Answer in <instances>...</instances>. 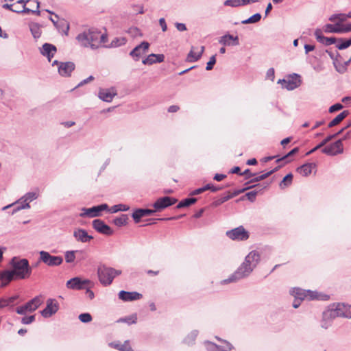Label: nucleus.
<instances>
[{
  "instance_id": "nucleus-1",
  "label": "nucleus",
  "mask_w": 351,
  "mask_h": 351,
  "mask_svg": "<svg viewBox=\"0 0 351 351\" xmlns=\"http://www.w3.org/2000/svg\"><path fill=\"white\" fill-rule=\"evenodd\" d=\"M260 261L259 254L256 251H252L245 257L244 262L228 278L223 280L222 285L236 282L240 279L248 276L256 267Z\"/></svg>"
},
{
  "instance_id": "nucleus-2",
  "label": "nucleus",
  "mask_w": 351,
  "mask_h": 351,
  "mask_svg": "<svg viewBox=\"0 0 351 351\" xmlns=\"http://www.w3.org/2000/svg\"><path fill=\"white\" fill-rule=\"evenodd\" d=\"M336 317L351 318L350 306L344 303H332L322 313L321 326L327 329Z\"/></svg>"
},
{
  "instance_id": "nucleus-3",
  "label": "nucleus",
  "mask_w": 351,
  "mask_h": 351,
  "mask_svg": "<svg viewBox=\"0 0 351 351\" xmlns=\"http://www.w3.org/2000/svg\"><path fill=\"white\" fill-rule=\"evenodd\" d=\"M76 39L82 47L97 49L99 47V31L89 29L79 34Z\"/></svg>"
},
{
  "instance_id": "nucleus-4",
  "label": "nucleus",
  "mask_w": 351,
  "mask_h": 351,
  "mask_svg": "<svg viewBox=\"0 0 351 351\" xmlns=\"http://www.w3.org/2000/svg\"><path fill=\"white\" fill-rule=\"evenodd\" d=\"M10 264L15 274L16 278L27 279L30 277L32 268L30 267L27 259H19L16 257H14L12 259Z\"/></svg>"
},
{
  "instance_id": "nucleus-5",
  "label": "nucleus",
  "mask_w": 351,
  "mask_h": 351,
  "mask_svg": "<svg viewBox=\"0 0 351 351\" xmlns=\"http://www.w3.org/2000/svg\"><path fill=\"white\" fill-rule=\"evenodd\" d=\"M99 282L104 286L111 285L114 278L121 274V271L106 265L99 266L97 269Z\"/></svg>"
},
{
  "instance_id": "nucleus-6",
  "label": "nucleus",
  "mask_w": 351,
  "mask_h": 351,
  "mask_svg": "<svg viewBox=\"0 0 351 351\" xmlns=\"http://www.w3.org/2000/svg\"><path fill=\"white\" fill-rule=\"evenodd\" d=\"M291 295L295 297V300L293 302V306L297 308L300 305V300L308 298V300L318 299V294L315 291L310 290H302L299 288H294L291 291Z\"/></svg>"
},
{
  "instance_id": "nucleus-7",
  "label": "nucleus",
  "mask_w": 351,
  "mask_h": 351,
  "mask_svg": "<svg viewBox=\"0 0 351 351\" xmlns=\"http://www.w3.org/2000/svg\"><path fill=\"white\" fill-rule=\"evenodd\" d=\"M42 304L40 296H36L27 302L24 305L16 308V312L19 315H25L27 313H32L36 311Z\"/></svg>"
},
{
  "instance_id": "nucleus-8",
  "label": "nucleus",
  "mask_w": 351,
  "mask_h": 351,
  "mask_svg": "<svg viewBox=\"0 0 351 351\" xmlns=\"http://www.w3.org/2000/svg\"><path fill=\"white\" fill-rule=\"evenodd\" d=\"M40 261L49 267L60 265L63 262V258L60 256H51L49 252L40 251Z\"/></svg>"
},
{
  "instance_id": "nucleus-9",
  "label": "nucleus",
  "mask_w": 351,
  "mask_h": 351,
  "mask_svg": "<svg viewBox=\"0 0 351 351\" xmlns=\"http://www.w3.org/2000/svg\"><path fill=\"white\" fill-rule=\"evenodd\" d=\"M226 234L232 240L245 241L249 238L248 232L242 226L227 231Z\"/></svg>"
},
{
  "instance_id": "nucleus-10",
  "label": "nucleus",
  "mask_w": 351,
  "mask_h": 351,
  "mask_svg": "<svg viewBox=\"0 0 351 351\" xmlns=\"http://www.w3.org/2000/svg\"><path fill=\"white\" fill-rule=\"evenodd\" d=\"M278 83H282L284 88L292 90L300 85V76L294 73L290 75L287 80H279Z\"/></svg>"
},
{
  "instance_id": "nucleus-11",
  "label": "nucleus",
  "mask_w": 351,
  "mask_h": 351,
  "mask_svg": "<svg viewBox=\"0 0 351 351\" xmlns=\"http://www.w3.org/2000/svg\"><path fill=\"white\" fill-rule=\"evenodd\" d=\"M324 30L326 33H347L351 32V23L346 25H341L336 23L335 25L326 24Z\"/></svg>"
},
{
  "instance_id": "nucleus-12",
  "label": "nucleus",
  "mask_w": 351,
  "mask_h": 351,
  "mask_svg": "<svg viewBox=\"0 0 351 351\" xmlns=\"http://www.w3.org/2000/svg\"><path fill=\"white\" fill-rule=\"evenodd\" d=\"M343 151V147L342 143V140L339 139L332 143L324 149H322V153L329 155V156H335L339 154H341Z\"/></svg>"
},
{
  "instance_id": "nucleus-13",
  "label": "nucleus",
  "mask_w": 351,
  "mask_h": 351,
  "mask_svg": "<svg viewBox=\"0 0 351 351\" xmlns=\"http://www.w3.org/2000/svg\"><path fill=\"white\" fill-rule=\"evenodd\" d=\"M176 202V199L166 196L158 199L153 206L155 208L154 210L160 211L169 206L173 205Z\"/></svg>"
},
{
  "instance_id": "nucleus-14",
  "label": "nucleus",
  "mask_w": 351,
  "mask_h": 351,
  "mask_svg": "<svg viewBox=\"0 0 351 351\" xmlns=\"http://www.w3.org/2000/svg\"><path fill=\"white\" fill-rule=\"evenodd\" d=\"M89 283L90 280H82L80 277H75L66 282V287L73 290H81Z\"/></svg>"
},
{
  "instance_id": "nucleus-15",
  "label": "nucleus",
  "mask_w": 351,
  "mask_h": 351,
  "mask_svg": "<svg viewBox=\"0 0 351 351\" xmlns=\"http://www.w3.org/2000/svg\"><path fill=\"white\" fill-rule=\"evenodd\" d=\"M58 310V302L53 299H48L46 307L40 312L43 317L47 318L55 314Z\"/></svg>"
},
{
  "instance_id": "nucleus-16",
  "label": "nucleus",
  "mask_w": 351,
  "mask_h": 351,
  "mask_svg": "<svg viewBox=\"0 0 351 351\" xmlns=\"http://www.w3.org/2000/svg\"><path fill=\"white\" fill-rule=\"evenodd\" d=\"M93 227L96 231L105 235H112L113 234L112 228L101 219L93 220Z\"/></svg>"
},
{
  "instance_id": "nucleus-17",
  "label": "nucleus",
  "mask_w": 351,
  "mask_h": 351,
  "mask_svg": "<svg viewBox=\"0 0 351 351\" xmlns=\"http://www.w3.org/2000/svg\"><path fill=\"white\" fill-rule=\"evenodd\" d=\"M149 43L146 41L142 42L140 45L134 47L130 53V55L134 58V60L138 61L139 58L145 53L149 49Z\"/></svg>"
},
{
  "instance_id": "nucleus-18",
  "label": "nucleus",
  "mask_w": 351,
  "mask_h": 351,
  "mask_svg": "<svg viewBox=\"0 0 351 351\" xmlns=\"http://www.w3.org/2000/svg\"><path fill=\"white\" fill-rule=\"evenodd\" d=\"M216 338L218 340L223 341L225 346H219L214 343L208 341L206 343V349L208 351H230L233 349V346L230 342L225 340H221L218 337Z\"/></svg>"
},
{
  "instance_id": "nucleus-19",
  "label": "nucleus",
  "mask_w": 351,
  "mask_h": 351,
  "mask_svg": "<svg viewBox=\"0 0 351 351\" xmlns=\"http://www.w3.org/2000/svg\"><path fill=\"white\" fill-rule=\"evenodd\" d=\"M73 237L76 241L82 243H87L93 239L91 235H89L86 230L82 228H77L73 231Z\"/></svg>"
},
{
  "instance_id": "nucleus-20",
  "label": "nucleus",
  "mask_w": 351,
  "mask_h": 351,
  "mask_svg": "<svg viewBox=\"0 0 351 351\" xmlns=\"http://www.w3.org/2000/svg\"><path fill=\"white\" fill-rule=\"evenodd\" d=\"M75 69V64L71 62H60L58 66V72L64 77L70 76L71 72Z\"/></svg>"
},
{
  "instance_id": "nucleus-21",
  "label": "nucleus",
  "mask_w": 351,
  "mask_h": 351,
  "mask_svg": "<svg viewBox=\"0 0 351 351\" xmlns=\"http://www.w3.org/2000/svg\"><path fill=\"white\" fill-rule=\"evenodd\" d=\"M116 95L117 91L113 88L100 89L99 91V99L106 102H110Z\"/></svg>"
},
{
  "instance_id": "nucleus-22",
  "label": "nucleus",
  "mask_w": 351,
  "mask_h": 351,
  "mask_svg": "<svg viewBox=\"0 0 351 351\" xmlns=\"http://www.w3.org/2000/svg\"><path fill=\"white\" fill-rule=\"evenodd\" d=\"M142 294L134 291V292H128L125 291H121L119 293V298L123 301H133L137 300L142 298Z\"/></svg>"
},
{
  "instance_id": "nucleus-23",
  "label": "nucleus",
  "mask_w": 351,
  "mask_h": 351,
  "mask_svg": "<svg viewBox=\"0 0 351 351\" xmlns=\"http://www.w3.org/2000/svg\"><path fill=\"white\" fill-rule=\"evenodd\" d=\"M40 51L41 54L44 56H46L48 60L50 62L51 58L55 55L57 49L56 47L52 44L45 43Z\"/></svg>"
},
{
  "instance_id": "nucleus-24",
  "label": "nucleus",
  "mask_w": 351,
  "mask_h": 351,
  "mask_svg": "<svg viewBox=\"0 0 351 351\" xmlns=\"http://www.w3.org/2000/svg\"><path fill=\"white\" fill-rule=\"evenodd\" d=\"M204 51V46H202L199 49L197 47H192L187 56V61L191 62L197 61L201 58Z\"/></svg>"
},
{
  "instance_id": "nucleus-25",
  "label": "nucleus",
  "mask_w": 351,
  "mask_h": 351,
  "mask_svg": "<svg viewBox=\"0 0 351 351\" xmlns=\"http://www.w3.org/2000/svg\"><path fill=\"white\" fill-rule=\"evenodd\" d=\"M315 36L318 42L322 43L325 45H330L334 44L336 42V38L335 37H325L322 34V32L320 29H317L315 31Z\"/></svg>"
},
{
  "instance_id": "nucleus-26",
  "label": "nucleus",
  "mask_w": 351,
  "mask_h": 351,
  "mask_svg": "<svg viewBox=\"0 0 351 351\" xmlns=\"http://www.w3.org/2000/svg\"><path fill=\"white\" fill-rule=\"evenodd\" d=\"M156 210L152 209H137L132 213V217L136 223H138L140 219L145 216L153 215Z\"/></svg>"
},
{
  "instance_id": "nucleus-27",
  "label": "nucleus",
  "mask_w": 351,
  "mask_h": 351,
  "mask_svg": "<svg viewBox=\"0 0 351 351\" xmlns=\"http://www.w3.org/2000/svg\"><path fill=\"white\" fill-rule=\"evenodd\" d=\"M55 17L57 19L56 27L58 29V32L64 35H67L69 30V23L64 19H59L58 15H55Z\"/></svg>"
},
{
  "instance_id": "nucleus-28",
  "label": "nucleus",
  "mask_w": 351,
  "mask_h": 351,
  "mask_svg": "<svg viewBox=\"0 0 351 351\" xmlns=\"http://www.w3.org/2000/svg\"><path fill=\"white\" fill-rule=\"evenodd\" d=\"M165 60V56L163 54H149L146 58L143 60L142 62L143 64L151 65L154 63H160L163 62Z\"/></svg>"
},
{
  "instance_id": "nucleus-29",
  "label": "nucleus",
  "mask_w": 351,
  "mask_h": 351,
  "mask_svg": "<svg viewBox=\"0 0 351 351\" xmlns=\"http://www.w3.org/2000/svg\"><path fill=\"white\" fill-rule=\"evenodd\" d=\"M82 213H80V216L84 217H95L100 216V213L99 210L98 206H93L92 208H82Z\"/></svg>"
},
{
  "instance_id": "nucleus-30",
  "label": "nucleus",
  "mask_w": 351,
  "mask_h": 351,
  "mask_svg": "<svg viewBox=\"0 0 351 351\" xmlns=\"http://www.w3.org/2000/svg\"><path fill=\"white\" fill-rule=\"evenodd\" d=\"M315 167L314 163H306L297 169V171L303 176H308L311 173L312 169Z\"/></svg>"
},
{
  "instance_id": "nucleus-31",
  "label": "nucleus",
  "mask_w": 351,
  "mask_h": 351,
  "mask_svg": "<svg viewBox=\"0 0 351 351\" xmlns=\"http://www.w3.org/2000/svg\"><path fill=\"white\" fill-rule=\"evenodd\" d=\"M1 280L4 285L12 281L15 277L13 270H5L1 271Z\"/></svg>"
},
{
  "instance_id": "nucleus-32",
  "label": "nucleus",
  "mask_w": 351,
  "mask_h": 351,
  "mask_svg": "<svg viewBox=\"0 0 351 351\" xmlns=\"http://www.w3.org/2000/svg\"><path fill=\"white\" fill-rule=\"evenodd\" d=\"M348 114L349 112L348 110H344L341 112L328 123V128H332L339 124L348 115Z\"/></svg>"
},
{
  "instance_id": "nucleus-33",
  "label": "nucleus",
  "mask_w": 351,
  "mask_h": 351,
  "mask_svg": "<svg viewBox=\"0 0 351 351\" xmlns=\"http://www.w3.org/2000/svg\"><path fill=\"white\" fill-rule=\"evenodd\" d=\"M110 345L120 351H132L129 341H125L123 343L112 342Z\"/></svg>"
},
{
  "instance_id": "nucleus-34",
  "label": "nucleus",
  "mask_w": 351,
  "mask_h": 351,
  "mask_svg": "<svg viewBox=\"0 0 351 351\" xmlns=\"http://www.w3.org/2000/svg\"><path fill=\"white\" fill-rule=\"evenodd\" d=\"M38 191L29 192L20 198V202H29V204L31 202L36 199L38 197Z\"/></svg>"
},
{
  "instance_id": "nucleus-35",
  "label": "nucleus",
  "mask_w": 351,
  "mask_h": 351,
  "mask_svg": "<svg viewBox=\"0 0 351 351\" xmlns=\"http://www.w3.org/2000/svg\"><path fill=\"white\" fill-rule=\"evenodd\" d=\"M15 204H18L19 206H17L14 208V212H16V211H19V210H23V209H29V208H30V205L29 204V202H20V199H19L16 202H15L14 203H13L12 204H10V205H8L7 206H5L3 208V209L4 210L7 209L8 208H10L12 206L15 205Z\"/></svg>"
},
{
  "instance_id": "nucleus-36",
  "label": "nucleus",
  "mask_w": 351,
  "mask_h": 351,
  "mask_svg": "<svg viewBox=\"0 0 351 351\" xmlns=\"http://www.w3.org/2000/svg\"><path fill=\"white\" fill-rule=\"evenodd\" d=\"M27 3L29 4H34L36 5V10H31L28 8H26L25 7V5H21V12H24V13H29V12H32V13H36L37 14H39L40 13V11L38 10V8H39V2L38 1V0H29L27 1Z\"/></svg>"
},
{
  "instance_id": "nucleus-37",
  "label": "nucleus",
  "mask_w": 351,
  "mask_h": 351,
  "mask_svg": "<svg viewBox=\"0 0 351 351\" xmlns=\"http://www.w3.org/2000/svg\"><path fill=\"white\" fill-rule=\"evenodd\" d=\"M76 253L82 254L83 252L82 251H77V250H76V251H75V250L66 251L64 253V258H65L66 263H71L74 262V261L75 259V254Z\"/></svg>"
},
{
  "instance_id": "nucleus-38",
  "label": "nucleus",
  "mask_w": 351,
  "mask_h": 351,
  "mask_svg": "<svg viewBox=\"0 0 351 351\" xmlns=\"http://www.w3.org/2000/svg\"><path fill=\"white\" fill-rule=\"evenodd\" d=\"M197 202V199L194 197L186 198L184 200L179 202V204L176 206L177 208H181L184 207H187L191 206V204L195 203Z\"/></svg>"
},
{
  "instance_id": "nucleus-39",
  "label": "nucleus",
  "mask_w": 351,
  "mask_h": 351,
  "mask_svg": "<svg viewBox=\"0 0 351 351\" xmlns=\"http://www.w3.org/2000/svg\"><path fill=\"white\" fill-rule=\"evenodd\" d=\"M129 209H130V207L128 205L119 204H117V205L112 206L109 209V212L111 213H115L119 211H127Z\"/></svg>"
},
{
  "instance_id": "nucleus-40",
  "label": "nucleus",
  "mask_w": 351,
  "mask_h": 351,
  "mask_svg": "<svg viewBox=\"0 0 351 351\" xmlns=\"http://www.w3.org/2000/svg\"><path fill=\"white\" fill-rule=\"evenodd\" d=\"M334 138V136H328L326 138H324L319 144H318L316 147H315L313 149H311L309 152L306 153V155H309L315 152L318 149L321 148L322 147L324 146L326 143H328L330 141L332 140Z\"/></svg>"
},
{
  "instance_id": "nucleus-41",
  "label": "nucleus",
  "mask_w": 351,
  "mask_h": 351,
  "mask_svg": "<svg viewBox=\"0 0 351 351\" xmlns=\"http://www.w3.org/2000/svg\"><path fill=\"white\" fill-rule=\"evenodd\" d=\"M128 219V218L126 215H121L113 220V223L118 227H121L127 223Z\"/></svg>"
},
{
  "instance_id": "nucleus-42",
  "label": "nucleus",
  "mask_w": 351,
  "mask_h": 351,
  "mask_svg": "<svg viewBox=\"0 0 351 351\" xmlns=\"http://www.w3.org/2000/svg\"><path fill=\"white\" fill-rule=\"evenodd\" d=\"M351 45V38L344 40L343 38L338 40V44L337 48L339 50L345 49Z\"/></svg>"
},
{
  "instance_id": "nucleus-43",
  "label": "nucleus",
  "mask_w": 351,
  "mask_h": 351,
  "mask_svg": "<svg viewBox=\"0 0 351 351\" xmlns=\"http://www.w3.org/2000/svg\"><path fill=\"white\" fill-rule=\"evenodd\" d=\"M261 19V15L259 13H256L249 19L243 20L241 21L242 24H248V23H255L258 22Z\"/></svg>"
},
{
  "instance_id": "nucleus-44",
  "label": "nucleus",
  "mask_w": 351,
  "mask_h": 351,
  "mask_svg": "<svg viewBox=\"0 0 351 351\" xmlns=\"http://www.w3.org/2000/svg\"><path fill=\"white\" fill-rule=\"evenodd\" d=\"M292 180H293V175L291 173L287 174L283 178V180L281 181V182L280 183V187L281 189H284V188L288 186L289 185H290L291 184Z\"/></svg>"
},
{
  "instance_id": "nucleus-45",
  "label": "nucleus",
  "mask_w": 351,
  "mask_h": 351,
  "mask_svg": "<svg viewBox=\"0 0 351 351\" xmlns=\"http://www.w3.org/2000/svg\"><path fill=\"white\" fill-rule=\"evenodd\" d=\"M233 38V36L230 34H226L221 36L219 40V43L223 45L230 46L232 45V40Z\"/></svg>"
},
{
  "instance_id": "nucleus-46",
  "label": "nucleus",
  "mask_w": 351,
  "mask_h": 351,
  "mask_svg": "<svg viewBox=\"0 0 351 351\" xmlns=\"http://www.w3.org/2000/svg\"><path fill=\"white\" fill-rule=\"evenodd\" d=\"M30 30L34 38H40L41 31L40 27L37 24H32L30 25Z\"/></svg>"
},
{
  "instance_id": "nucleus-47",
  "label": "nucleus",
  "mask_w": 351,
  "mask_h": 351,
  "mask_svg": "<svg viewBox=\"0 0 351 351\" xmlns=\"http://www.w3.org/2000/svg\"><path fill=\"white\" fill-rule=\"evenodd\" d=\"M197 330H193L185 338L184 342L188 345L193 344L195 341L196 337L197 336Z\"/></svg>"
},
{
  "instance_id": "nucleus-48",
  "label": "nucleus",
  "mask_w": 351,
  "mask_h": 351,
  "mask_svg": "<svg viewBox=\"0 0 351 351\" xmlns=\"http://www.w3.org/2000/svg\"><path fill=\"white\" fill-rule=\"evenodd\" d=\"M125 43H126V39L124 38H115L112 40L110 47H117L121 46L122 45H124Z\"/></svg>"
},
{
  "instance_id": "nucleus-49",
  "label": "nucleus",
  "mask_w": 351,
  "mask_h": 351,
  "mask_svg": "<svg viewBox=\"0 0 351 351\" xmlns=\"http://www.w3.org/2000/svg\"><path fill=\"white\" fill-rule=\"evenodd\" d=\"M226 5L231 7H237L243 5V1L241 0H226L224 3Z\"/></svg>"
},
{
  "instance_id": "nucleus-50",
  "label": "nucleus",
  "mask_w": 351,
  "mask_h": 351,
  "mask_svg": "<svg viewBox=\"0 0 351 351\" xmlns=\"http://www.w3.org/2000/svg\"><path fill=\"white\" fill-rule=\"evenodd\" d=\"M298 151H299L298 147H295V148L293 149L291 151H290L287 154H286L283 157L277 159L276 162H279L280 161L287 160L288 158H289V157L292 156L293 155L295 154L296 153H298Z\"/></svg>"
},
{
  "instance_id": "nucleus-51",
  "label": "nucleus",
  "mask_w": 351,
  "mask_h": 351,
  "mask_svg": "<svg viewBox=\"0 0 351 351\" xmlns=\"http://www.w3.org/2000/svg\"><path fill=\"white\" fill-rule=\"evenodd\" d=\"M79 319L83 323H88L92 320V317L88 313H82L79 315Z\"/></svg>"
},
{
  "instance_id": "nucleus-52",
  "label": "nucleus",
  "mask_w": 351,
  "mask_h": 351,
  "mask_svg": "<svg viewBox=\"0 0 351 351\" xmlns=\"http://www.w3.org/2000/svg\"><path fill=\"white\" fill-rule=\"evenodd\" d=\"M136 320H137L136 315H133L128 317L120 319L119 322H127L129 324H135L136 322Z\"/></svg>"
},
{
  "instance_id": "nucleus-53",
  "label": "nucleus",
  "mask_w": 351,
  "mask_h": 351,
  "mask_svg": "<svg viewBox=\"0 0 351 351\" xmlns=\"http://www.w3.org/2000/svg\"><path fill=\"white\" fill-rule=\"evenodd\" d=\"M253 187V186H247L244 189H242L241 190H239L236 192L234 193L233 195H228V196H226L223 199V201L222 202H225V201H227L229 199H230L231 197H232L234 195H237L241 193H243L244 191H245L247 189H252Z\"/></svg>"
},
{
  "instance_id": "nucleus-54",
  "label": "nucleus",
  "mask_w": 351,
  "mask_h": 351,
  "mask_svg": "<svg viewBox=\"0 0 351 351\" xmlns=\"http://www.w3.org/2000/svg\"><path fill=\"white\" fill-rule=\"evenodd\" d=\"M215 62H216V58H215V56L214 55L210 58L209 61L207 62L206 69L207 71L211 70L213 68V66L215 64Z\"/></svg>"
},
{
  "instance_id": "nucleus-55",
  "label": "nucleus",
  "mask_w": 351,
  "mask_h": 351,
  "mask_svg": "<svg viewBox=\"0 0 351 351\" xmlns=\"http://www.w3.org/2000/svg\"><path fill=\"white\" fill-rule=\"evenodd\" d=\"M129 33L134 37L142 36V33L140 29L137 27H131L129 29Z\"/></svg>"
},
{
  "instance_id": "nucleus-56",
  "label": "nucleus",
  "mask_w": 351,
  "mask_h": 351,
  "mask_svg": "<svg viewBox=\"0 0 351 351\" xmlns=\"http://www.w3.org/2000/svg\"><path fill=\"white\" fill-rule=\"evenodd\" d=\"M257 194H258V191L256 190H254V191H251L245 194V196L250 201L253 202V201H254Z\"/></svg>"
},
{
  "instance_id": "nucleus-57",
  "label": "nucleus",
  "mask_w": 351,
  "mask_h": 351,
  "mask_svg": "<svg viewBox=\"0 0 351 351\" xmlns=\"http://www.w3.org/2000/svg\"><path fill=\"white\" fill-rule=\"evenodd\" d=\"M132 8L136 14H143L145 12L144 7L142 5H133Z\"/></svg>"
},
{
  "instance_id": "nucleus-58",
  "label": "nucleus",
  "mask_w": 351,
  "mask_h": 351,
  "mask_svg": "<svg viewBox=\"0 0 351 351\" xmlns=\"http://www.w3.org/2000/svg\"><path fill=\"white\" fill-rule=\"evenodd\" d=\"M35 320L34 315H30L28 317H23L21 319V322L23 324H29Z\"/></svg>"
},
{
  "instance_id": "nucleus-59",
  "label": "nucleus",
  "mask_w": 351,
  "mask_h": 351,
  "mask_svg": "<svg viewBox=\"0 0 351 351\" xmlns=\"http://www.w3.org/2000/svg\"><path fill=\"white\" fill-rule=\"evenodd\" d=\"M280 167V166H278L277 167L274 168L273 170L259 176V180H263L268 178L273 173H274L275 171H278Z\"/></svg>"
},
{
  "instance_id": "nucleus-60",
  "label": "nucleus",
  "mask_w": 351,
  "mask_h": 351,
  "mask_svg": "<svg viewBox=\"0 0 351 351\" xmlns=\"http://www.w3.org/2000/svg\"><path fill=\"white\" fill-rule=\"evenodd\" d=\"M343 108L341 104H335L329 108V112L332 113Z\"/></svg>"
},
{
  "instance_id": "nucleus-61",
  "label": "nucleus",
  "mask_w": 351,
  "mask_h": 351,
  "mask_svg": "<svg viewBox=\"0 0 351 351\" xmlns=\"http://www.w3.org/2000/svg\"><path fill=\"white\" fill-rule=\"evenodd\" d=\"M208 186H203L202 188H199V189H195L191 193V195H199L202 193H203L204 191H206L208 189Z\"/></svg>"
},
{
  "instance_id": "nucleus-62",
  "label": "nucleus",
  "mask_w": 351,
  "mask_h": 351,
  "mask_svg": "<svg viewBox=\"0 0 351 351\" xmlns=\"http://www.w3.org/2000/svg\"><path fill=\"white\" fill-rule=\"evenodd\" d=\"M240 175L241 176H245V179H249L252 177H254L256 176V173H252L250 172V169L245 170L243 173H241Z\"/></svg>"
},
{
  "instance_id": "nucleus-63",
  "label": "nucleus",
  "mask_w": 351,
  "mask_h": 351,
  "mask_svg": "<svg viewBox=\"0 0 351 351\" xmlns=\"http://www.w3.org/2000/svg\"><path fill=\"white\" fill-rule=\"evenodd\" d=\"M99 46H101V44L105 45L108 40L107 35L106 34H101L99 32Z\"/></svg>"
},
{
  "instance_id": "nucleus-64",
  "label": "nucleus",
  "mask_w": 351,
  "mask_h": 351,
  "mask_svg": "<svg viewBox=\"0 0 351 351\" xmlns=\"http://www.w3.org/2000/svg\"><path fill=\"white\" fill-rule=\"evenodd\" d=\"M159 24L162 28V32H166L167 29V26L164 18H160L159 19Z\"/></svg>"
}]
</instances>
